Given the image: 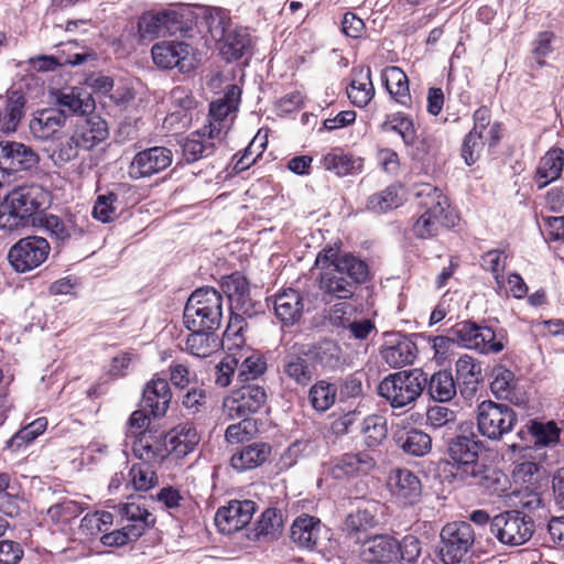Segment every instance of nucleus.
<instances>
[{"instance_id": "f257e3e1", "label": "nucleus", "mask_w": 564, "mask_h": 564, "mask_svg": "<svg viewBox=\"0 0 564 564\" xmlns=\"http://www.w3.org/2000/svg\"><path fill=\"white\" fill-rule=\"evenodd\" d=\"M200 437L196 429L189 424H178L170 431L164 442L159 438L141 437L133 444V454L140 460L161 464L166 456L183 458L199 444Z\"/></svg>"}, {"instance_id": "f03ea898", "label": "nucleus", "mask_w": 564, "mask_h": 564, "mask_svg": "<svg viewBox=\"0 0 564 564\" xmlns=\"http://www.w3.org/2000/svg\"><path fill=\"white\" fill-rule=\"evenodd\" d=\"M51 203V194L37 184L12 189L0 203V228L13 231L25 226L28 219Z\"/></svg>"}, {"instance_id": "7ed1b4c3", "label": "nucleus", "mask_w": 564, "mask_h": 564, "mask_svg": "<svg viewBox=\"0 0 564 564\" xmlns=\"http://www.w3.org/2000/svg\"><path fill=\"white\" fill-rule=\"evenodd\" d=\"M368 265L365 261L344 254L337 264L325 267L321 271L318 285L324 297L328 300L351 299L359 284L368 278Z\"/></svg>"}, {"instance_id": "20e7f679", "label": "nucleus", "mask_w": 564, "mask_h": 564, "mask_svg": "<svg viewBox=\"0 0 564 564\" xmlns=\"http://www.w3.org/2000/svg\"><path fill=\"white\" fill-rule=\"evenodd\" d=\"M426 383L427 377L421 369L401 370L386 376L380 381L378 394L392 409H412Z\"/></svg>"}, {"instance_id": "39448f33", "label": "nucleus", "mask_w": 564, "mask_h": 564, "mask_svg": "<svg viewBox=\"0 0 564 564\" xmlns=\"http://www.w3.org/2000/svg\"><path fill=\"white\" fill-rule=\"evenodd\" d=\"M184 324L189 330H217L223 318V296L214 288L197 289L184 308Z\"/></svg>"}, {"instance_id": "423d86ee", "label": "nucleus", "mask_w": 564, "mask_h": 564, "mask_svg": "<svg viewBox=\"0 0 564 564\" xmlns=\"http://www.w3.org/2000/svg\"><path fill=\"white\" fill-rule=\"evenodd\" d=\"M193 12L188 8L147 11L138 20V36L143 42L159 37L186 33L192 22Z\"/></svg>"}, {"instance_id": "0eeeda50", "label": "nucleus", "mask_w": 564, "mask_h": 564, "mask_svg": "<svg viewBox=\"0 0 564 564\" xmlns=\"http://www.w3.org/2000/svg\"><path fill=\"white\" fill-rule=\"evenodd\" d=\"M419 215L413 223L412 231L415 237L427 239L438 234L444 226V216L449 207L447 197L441 189L430 184H424L417 191Z\"/></svg>"}, {"instance_id": "6e6552de", "label": "nucleus", "mask_w": 564, "mask_h": 564, "mask_svg": "<svg viewBox=\"0 0 564 564\" xmlns=\"http://www.w3.org/2000/svg\"><path fill=\"white\" fill-rule=\"evenodd\" d=\"M449 335L454 336L460 346L486 355L499 354L507 343V336L502 329L496 332L491 327L473 322L456 324L451 328Z\"/></svg>"}, {"instance_id": "1a4fd4ad", "label": "nucleus", "mask_w": 564, "mask_h": 564, "mask_svg": "<svg viewBox=\"0 0 564 564\" xmlns=\"http://www.w3.org/2000/svg\"><path fill=\"white\" fill-rule=\"evenodd\" d=\"M476 421L481 436L490 441H500L513 430L518 417L509 405L485 400L477 405Z\"/></svg>"}, {"instance_id": "9d476101", "label": "nucleus", "mask_w": 564, "mask_h": 564, "mask_svg": "<svg viewBox=\"0 0 564 564\" xmlns=\"http://www.w3.org/2000/svg\"><path fill=\"white\" fill-rule=\"evenodd\" d=\"M533 520L518 510H510L495 516L490 521V530L497 540L508 546L527 543L534 533Z\"/></svg>"}, {"instance_id": "9b49d317", "label": "nucleus", "mask_w": 564, "mask_h": 564, "mask_svg": "<svg viewBox=\"0 0 564 564\" xmlns=\"http://www.w3.org/2000/svg\"><path fill=\"white\" fill-rule=\"evenodd\" d=\"M240 95L241 90L237 85H229L224 97L210 102L208 123L203 127L210 134V139L220 142L231 129L238 111Z\"/></svg>"}, {"instance_id": "f8f14e48", "label": "nucleus", "mask_w": 564, "mask_h": 564, "mask_svg": "<svg viewBox=\"0 0 564 564\" xmlns=\"http://www.w3.org/2000/svg\"><path fill=\"white\" fill-rule=\"evenodd\" d=\"M441 557L445 564H460L468 557L475 542V532L470 523L455 521L447 523L441 531Z\"/></svg>"}, {"instance_id": "ddd939ff", "label": "nucleus", "mask_w": 564, "mask_h": 564, "mask_svg": "<svg viewBox=\"0 0 564 564\" xmlns=\"http://www.w3.org/2000/svg\"><path fill=\"white\" fill-rule=\"evenodd\" d=\"M482 443L473 431L471 423H463L458 427V433L448 442L447 453L451 462L457 466L463 474L475 475V467Z\"/></svg>"}, {"instance_id": "4468645a", "label": "nucleus", "mask_w": 564, "mask_h": 564, "mask_svg": "<svg viewBox=\"0 0 564 564\" xmlns=\"http://www.w3.org/2000/svg\"><path fill=\"white\" fill-rule=\"evenodd\" d=\"M267 402L265 390L258 384H246L231 391L223 400L221 419L235 421L259 412Z\"/></svg>"}, {"instance_id": "2eb2a0df", "label": "nucleus", "mask_w": 564, "mask_h": 564, "mask_svg": "<svg viewBox=\"0 0 564 564\" xmlns=\"http://www.w3.org/2000/svg\"><path fill=\"white\" fill-rule=\"evenodd\" d=\"M50 243L43 237L20 239L9 251L8 259L17 272H28L40 267L50 254Z\"/></svg>"}, {"instance_id": "dca6fc26", "label": "nucleus", "mask_w": 564, "mask_h": 564, "mask_svg": "<svg viewBox=\"0 0 564 564\" xmlns=\"http://www.w3.org/2000/svg\"><path fill=\"white\" fill-rule=\"evenodd\" d=\"M153 63L164 69L177 67L180 72L187 73L194 68L195 58L193 47L180 41H164L156 43L151 50Z\"/></svg>"}, {"instance_id": "f3484780", "label": "nucleus", "mask_w": 564, "mask_h": 564, "mask_svg": "<svg viewBox=\"0 0 564 564\" xmlns=\"http://www.w3.org/2000/svg\"><path fill=\"white\" fill-rule=\"evenodd\" d=\"M282 379L297 386L306 387L315 375V366L311 357V347L294 345L285 354L281 362Z\"/></svg>"}, {"instance_id": "a211bd4d", "label": "nucleus", "mask_w": 564, "mask_h": 564, "mask_svg": "<svg viewBox=\"0 0 564 564\" xmlns=\"http://www.w3.org/2000/svg\"><path fill=\"white\" fill-rule=\"evenodd\" d=\"M173 161V153L165 147H152L139 151L132 159L128 174L132 180L150 177L167 169Z\"/></svg>"}, {"instance_id": "6ab92c4d", "label": "nucleus", "mask_w": 564, "mask_h": 564, "mask_svg": "<svg viewBox=\"0 0 564 564\" xmlns=\"http://www.w3.org/2000/svg\"><path fill=\"white\" fill-rule=\"evenodd\" d=\"M377 465L370 451L345 453L332 460L328 473L335 479H349L369 474Z\"/></svg>"}, {"instance_id": "aec40b11", "label": "nucleus", "mask_w": 564, "mask_h": 564, "mask_svg": "<svg viewBox=\"0 0 564 564\" xmlns=\"http://www.w3.org/2000/svg\"><path fill=\"white\" fill-rule=\"evenodd\" d=\"M417 347L408 336L398 332L383 334L380 356L391 368H402L413 364Z\"/></svg>"}, {"instance_id": "412c9836", "label": "nucleus", "mask_w": 564, "mask_h": 564, "mask_svg": "<svg viewBox=\"0 0 564 564\" xmlns=\"http://www.w3.org/2000/svg\"><path fill=\"white\" fill-rule=\"evenodd\" d=\"M256 511V503L251 500H232L217 510L215 524L224 534H231L250 523Z\"/></svg>"}, {"instance_id": "4be33fe9", "label": "nucleus", "mask_w": 564, "mask_h": 564, "mask_svg": "<svg viewBox=\"0 0 564 564\" xmlns=\"http://www.w3.org/2000/svg\"><path fill=\"white\" fill-rule=\"evenodd\" d=\"M380 128L383 132L398 133L406 148L416 151L414 155L417 158H422L429 151L427 140L419 138L413 119L403 112L388 115Z\"/></svg>"}, {"instance_id": "5701e85b", "label": "nucleus", "mask_w": 564, "mask_h": 564, "mask_svg": "<svg viewBox=\"0 0 564 564\" xmlns=\"http://www.w3.org/2000/svg\"><path fill=\"white\" fill-rule=\"evenodd\" d=\"M390 491L394 500L403 506H413L421 500L422 482L416 474L409 469H398L390 476Z\"/></svg>"}, {"instance_id": "b1692460", "label": "nucleus", "mask_w": 564, "mask_h": 564, "mask_svg": "<svg viewBox=\"0 0 564 564\" xmlns=\"http://www.w3.org/2000/svg\"><path fill=\"white\" fill-rule=\"evenodd\" d=\"M381 506L377 501L362 502L355 512H351L345 521V529L356 542L367 540L369 530L379 524Z\"/></svg>"}, {"instance_id": "393cba45", "label": "nucleus", "mask_w": 564, "mask_h": 564, "mask_svg": "<svg viewBox=\"0 0 564 564\" xmlns=\"http://www.w3.org/2000/svg\"><path fill=\"white\" fill-rule=\"evenodd\" d=\"M37 154L23 143L0 142V166L7 171L29 170L37 163Z\"/></svg>"}, {"instance_id": "a878e982", "label": "nucleus", "mask_w": 564, "mask_h": 564, "mask_svg": "<svg viewBox=\"0 0 564 564\" xmlns=\"http://www.w3.org/2000/svg\"><path fill=\"white\" fill-rule=\"evenodd\" d=\"M400 553L399 541L393 536L382 534L367 539L362 543L365 561L376 564H389L398 561Z\"/></svg>"}, {"instance_id": "bb28decb", "label": "nucleus", "mask_w": 564, "mask_h": 564, "mask_svg": "<svg viewBox=\"0 0 564 564\" xmlns=\"http://www.w3.org/2000/svg\"><path fill=\"white\" fill-rule=\"evenodd\" d=\"M66 122L65 112L57 108H45L33 113L29 123L31 134L42 141L53 138Z\"/></svg>"}, {"instance_id": "cd10ccee", "label": "nucleus", "mask_w": 564, "mask_h": 564, "mask_svg": "<svg viewBox=\"0 0 564 564\" xmlns=\"http://www.w3.org/2000/svg\"><path fill=\"white\" fill-rule=\"evenodd\" d=\"M170 104L172 111L165 117L164 124L170 128L182 129L187 127L192 117L188 113L195 108V99L185 87L177 86L171 90Z\"/></svg>"}, {"instance_id": "c85d7f7f", "label": "nucleus", "mask_w": 564, "mask_h": 564, "mask_svg": "<svg viewBox=\"0 0 564 564\" xmlns=\"http://www.w3.org/2000/svg\"><path fill=\"white\" fill-rule=\"evenodd\" d=\"M172 399L165 377L155 375L144 387L142 402L154 417L164 416Z\"/></svg>"}, {"instance_id": "c756f323", "label": "nucleus", "mask_w": 564, "mask_h": 564, "mask_svg": "<svg viewBox=\"0 0 564 564\" xmlns=\"http://www.w3.org/2000/svg\"><path fill=\"white\" fill-rule=\"evenodd\" d=\"M75 142L82 150L89 151L104 142L108 135L107 122L99 116L80 120L74 131Z\"/></svg>"}, {"instance_id": "7c9ffc66", "label": "nucleus", "mask_w": 564, "mask_h": 564, "mask_svg": "<svg viewBox=\"0 0 564 564\" xmlns=\"http://www.w3.org/2000/svg\"><path fill=\"white\" fill-rule=\"evenodd\" d=\"M55 102L63 111L85 116L94 111L95 100L91 94L82 87H66L56 90Z\"/></svg>"}, {"instance_id": "2f4dec72", "label": "nucleus", "mask_w": 564, "mask_h": 564, "mask_svg": "<svg viewBox=\"0 0 564 564\" xmlns=\"http://www.w3.org/2000/svg\"><path fill=\"white\" fill-rule=\"evenodd\" d=\"M275 316L285 326L294 325L304 311L303 295L294 289L283 290L273 301Z\"/></svg>"}, {"instance_id": "473e14b6", "label": "nucleus", "mask_w": 564, "mask_h": 564, "mask_svg": "<svg viewBox=\"0 0 564 564\" xmlns=\"http://www.w3.org/2000/svg\"><path fill=\"white\" fill-rule=\"evenodd\" d=\"M196 18L199 19L200 28L205 29L217 44L229 32L230 17L221 8L200 7Z\"/></svg>"}, {"instance_id": "72a5a7b5", "label": "nucleus", "mask_w": 564, "mask_h": 564, "mask_svg": "<svg viewBox=\"0 0 564 564\" xmlns=\"http://www.w3.org/2000/svg\"><path fill=\"white\" fill-rule=\"evenodd\" d=\"M216 139H210V134L203 128L192 132L182 142L183 158L187 163L196 162L214 153Z\"/></svg>"}, {"instance_id": "f704fd0d", "label": "nucleus", "mask_w": 564, "mask_h": 564, "mask_svg": "<svg viewBox=\"0 0 564 564\" xmlns=\"http://www.w3.org/2000/svg\"><path fill=\"white\" fill-rule=\"evenodd\" d=\"M322 523L318 518L303 514L291 527V539L299 546L313 550L321 538Z\"/></svg>"}, {"instance_id": "c9c22d12", "label": "nucleus", "mask_w": 564, "mask_h": 564, "mask_svg": "<svg viewBox=\"0 0 564 564\" xmlns=\"http://www.w3.org/2000/svg\"><path fill=\"white\" fill-rule=\"evenodd\" d=\"M347 96L351 104L359 108L366 107L371 101L375 96V87L369 67L354 68L352 79L347 87Z\"/></svg>"}, {"instance_id": "e433bc0d", "label": "nucleus", "mask_w": 564, "mask_h": 564, "mask_svg": "<svg viewBox=\"0 0 564 564\" xmlns=\"http://www.w3.org/2000/svg\"><path fill=\"white\" fill-rule=\"evenodd\" d=\"M564 169V151L560 148L550 149L539 161L534 181L539 188L556 181Z\"/></svg>"}, {"instance_id": "4c0bfd02", "label": "nucleus", "mask_w": 564, "mask_h": 564, "mask_svg": "<svg viewBox=\"0 0 564 564\" xmlns=\"http://www.w3.org/2000/svg\"><path fill=\"white\" fill-rule=\"evenodd\" d=\"M221 290L228 297L230 310L246 314L250 310L249 285L245 276L239 273L225 276L221 280Z\"/></svg>"}, {"instance_id": "58836bf2", "label": "nucleus", "mask_w": 564, "mask_h": 564, "mask_svg": "<svg viewBox=\"0 0 564 564\" xmlns=\"http://www.w3.org/2000/svg\"><path fill=\"white\" fill-rule=\"evenodd\" d=\"M39 221L40 226L59 242L82 238L85 234L84 227L74 220L63 221L59 217L52 214H44Z\"/></svg>"}, {"instance_id": "ea45409f", "label": "nucleus", "mask_w": 564, "mask_h": 564, "mask_svg": "<svg viewBox=\"0 0 564 564\" xmlns=\"http://www.w3.org/2000/svg\"><path fill=\"white\" fill-rule=\"evenodd\" d=\"M271 452L265 443H253L235 453L230 459L231 467L238 471L253 469L263 464Z\"/></svg>"}, {"instance_id": "a19ab883", "label": "nucleus", "mask_w": 564, "mask_h": 564, "mask_svg": "<svg viewBox=\"0 0 564 564\" xmlns=\"http://www.w3.org/2000/svg\"><path fill=\"white\" fill-rule=\"evenodd\" d=\"M251 40L246 29H235L229 31L225 37L217 44L223 57L228 61H236L248 53Z\"/></svg>"}, {"instance_id": "79ce46f5", "label": "nucleus", "mask_w": 564, "mask_h": 564, "mask_svg": "<svg viewBox=\"0 0 564 564\" xmlns=\"http://www.w3.org/2000/svg\"><path fill=\"white\" fill-rule=\"evenodd\" d=\"M119 512L122 519L127 520L126 525L131 529L132 536H141L156 520L152 512L134 502L120 506Z\"/></svg>"}, {"instance_id": "37998d69", "label": "nucleus", "mask_w": 564, "mask_h": 564, "mask_svg": "<svg viewBox=\"0 0 564 564\" xmlns=\"http://www.w3.org/2000/svg\"><path fill=\"white\" fill-rule=\"evenodd\" d=\"M397 445L408 455L422 457L431 452V436L416 429L400 432L395 435Z\"/></svg>"}, {"instance_id": "c03bdc74", "label": "nucleus", "mask_w": 564, "mask_h": 564, "mask_svg": "<svg viewBox=\"0 0 564 564\" xmlns=\"http://www.w3.org/2000/svg\"><path fill=\"white\" fill-rule=\"evenodd\" d=\"M427 393L436 402H449L456 395V383L448 370H440L427 378Z\"/></svg>"}, {"instance_id": "a18cd8bd", "label": "nucleus", "mask_w": 564, "mask_h": 564, "mask_svg": "<svg viewBox=\"0 0 564 564\" xmlns=\"http://www.w3.org/2000/svg\"><path fill=\"white\" fill-rule=\"evenodd\" d=\"M381 79L391 97L399 104L406 106L410 102L409 80L400 67H387L381 74Z\"/></svg>"}, {"instance_id": "49530a36", "label": "nucleus", "mask_w": 564, "mask_h": 564, "mask_svg": "<svg viewBox=\"0 0 564 564\" xmlns=\"http://www.w3.org/2000/svg\"><path fill=\"white\" fill-rule=\"evenodd\" d=\"M185 341V350L192 356L207 358L219 348L214 330H191Z\"/></svg>"}, {"instance_id": "de8ad7c7", "label": "nucleus", "mask_w": 564, "mask_h": 564, "mask_svg": "<svg viewBox=\"0 0 564 564\" xmlns=\"http://www.w3.org/2000/svg\"><path fill=\"white\" fill-rule=\"evenodd\" d=\"M323 166L338 176L355 173L361 167V160L344 152L341 149H334L323 156Z\"/></svg>"}, {"instance_id": "09e8293b", "label": "nucleus", "mask_w": 564, "mask_h": 564, "mask_svg": "<svg viewBox=\"0 0 564 564\" xmlns=\"http://www.w3.org/2000/svg\"><path fill=\"white\" fill-rule=\"evenodd\" d=\"M160 464L142 460L133 464L129 471V482L137 491H148L159 484V477L154 469Z\"/></svg>"}, {"instance_id": "8fccbe9b", "label": "nucleus", "mask_w": 564, "mask_h": 564, "mask_svg": "<svg viewBox=\"0 0 564 564\" xmlns=\"http://www.w3.org/2000/svg\"><path fill=\"white\" fill-rule=\"evenodd\" d=\"M25 99L22 95L13 93L0 107V132H13L23 116Z\"/></svg>"}, {"instance_id": "3c124183", "label": "nucleus", "mask_w": 564, "mask_h": 564, "mask_svg": "<svg viewBox=\"0 0 564 564\" xmlns=\"http://www.w3.org/2000/svg\"><path fill=\"white\" fill-rule=\"evenodd\" d=\"M311 357L312 361L330 370L340 368L345 362L341 348L333 340H324L311 348Z\"/></svg>"}, {"instance_id": "603ef678", "label": "nucleus", "mask_w": 564, "mask_h": 564, "mask_svg": "<svg viewBox=\"0 0 564 564\" xmlns=\"http://www.w3.org/2000/svg\"><path fill=\"white\" fill-rule=\"evenodd\" d=\"M514 388L516 378L511 370L502 367L495 370V378L490 383V389L496 398L519 404L522 400L517 395Z\"/></svg>"}, {"instance_id": "864d4df0", "label": "nucleus", "mask_w": 564, "mask_h": 564, "mask_svg": "<svg viewBox=\"0 0 564 564\" xmlns=\"http://www.w3.org/2000/svg\"><path fill=\"white\" fill-rule=\"evenodd\" d=\"M555 35L553 32L543 31L539 32L531 43V57L529 59V67L538 69L543 67L545 58L554 52Z\"/></svg>"}, {"instance_id": "5fc2aeb1", "label": "nucleus", "mask_w": 564, "mask_h": 564, "mask_svg": "<svg viewBox=\"0 0 564 564\" xmlns=\"http://www.w3.org/2000/svg\"><path fill=\"white\" fill-rule=\"evenodd\" d=\"M46 426L47 420L45 417L34 420L9 438L7 447L12 452H19L41 435L46 430Z\"/></svg>"}, {"instance_id": "6e6d98bb", "label": "nucleus", "mask_w": 564, "mask_h": 564, "mask_svg": "<svg viewBox=\"0 0 564 564\" xmlns=\"http://www.w3.org/2000/svg\"><path fill=\"white\" fill-rule=\"evenodd\" d=\"M337 388L325 380H319L310 389L308 399L312 406L319 412L328 410L336 400Z\"/></svg>"}, {"instance_id": "4d7b16f0", "label": "nucleus", "mask_w": 564, "mask_h": 564, "mask_svg": "<svg viewBox=\"0 0 564 564\" xmlns=\"http://www.w3.org/2000/svg\"><path fill=\"white\" fill-rule=\"evenodd\" d=\"M83 511V506L77 501L64 499L51 506L47 509L46 516L53 524L65 525L76 519Z\"/></svg>"}, {"instance_id": "13d9d810", "label": "nucleus", "mask_w": 564, "mask_h": 564, "mask_svg": "<svg viewBox=\"0 0 564 564\" xmlns=\"http://www.w3.org/2000/svg\"><path fill=\"white\" fill-rule=\"evenodd\" d=\"M364 441L368 447L379 446L387 437V420L381 415L367 416L361 426Z\"/></svg>"}, {"instance_id": "bf43d9fd", "label": "nucleus", "mask_w": 564, "mask_h": 564, "mask_svg": "<svg viewBox=\"0 0 564 564\" xmlns=\"http://www.w3.org/2000/svg\"><path fill=\"white\" fill-rule=\"evenodd\" d=\"M508 256L501 250H489L482 254L480 264L482 269L490 272L496 281L497 291L500 292L505 285V269Z\"/></svg>"}, {"instance_id": "052dcab7", "label": "nucleus", "mask_w": 564, "mask_h": 564, "mask_svg": "<svg viewBox=\"0 0 564 564\" xmlns=\"http://www.w3.org/2000/svg\"><path fill=\"white\" fill-rule=\"evenodd\" d=\"M282 527V514L276 509L269 508L262 512L261 518L257 522L256 534L259 539L273 540L281 534Z\"/></svg>"}, {"instance_id": "680f3d73", "label": "nucleus", "mask_w": 564, "mask_h": 564, "mask_svg": "<svg viewBox=\"0 0 564 564\" xmlns=\"http://www.w3.org/2000/svg\"><path fill=\"white\" fill-rule=\"evenodd\" d=\"M402 204L397 186H389L380 193L373 194L368 198L367 208L373 213H387Z\"/></svg>"}, {"instance_id": "e2e57ef3", "label": "nucleus", "mask_w": 564, "mask_h": 564, "mask_svg": "<svg viewBox=\"0 0 564 564\" xmlns=\"http://www.w3.org/2000/svg\"><path fill=\"white\" fill-rule=\"evenodd\" d=\"M267 134L262 135L259 131L245 149L243 154L236 161L234 170L239 173L249 169L263 153L267 148Z\"/></svg>"}, {"instance_id": "0e129e2a", "label": "nucleus", "mask_w": 564, "mask_h": 564, "mask_svg": "<svg viewBox=\"0 0 564 564\" xmlns=\"http://www.w3.org/2000/svg\"><path fill=\"white\" fill-rule=\"evenodd\" d=\"M118 195L108 193L99 195L93 208V217L101 223H110L118 216Z\"/></svg>"}, {"instance_id": "69168bd1", "label": "nucleus", "mask_w": 564, "mask_h": 564, "mask_svg": "<svg viewBox=\"0 0 564 564\" xmlns=\"http://www.w3.org/2000/svg\"><path fill=\"white\" fill-rule=\"evenodd\" d=\"M455 368L457 378L462 380L464 384H476L481 375L480 364L468 355L459 357Z\"/></svg>"}, {"instance_id": "338daca9", "label": "nucleus", "mask_w": 564, "mask_h": 564, "mask_svg": "<svg viewBox=\"0 0 564 564\" xmlns=\"http://www.w3.org/2000/svg\"><path fill=\"white\" fill-rule=\"evenodd\" d=\"M530 433L535 440L536 445H551L558 442L560 430L554 422L540 423L531 422Z\"/></svg>"}, {"instance_id": "774afa93", "label": "nucleus", "mask_w": 564, "mask_h": 564, "mask_svg": "<svg viewBox=\"0 0 564 564\" xmlns=\"http://www.w3.org/2000/svg\"><path fill=\"white\" fill-rule=\"evenodd\" d=\"M456 419V412L444 405L435 404L426 410V424L434 430L455 423Z\"/></svg>"}]
</instances>
